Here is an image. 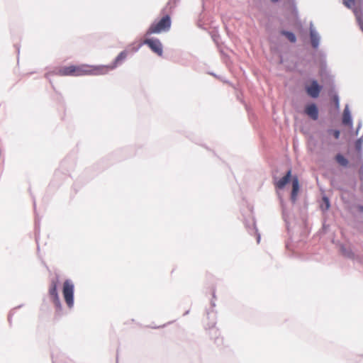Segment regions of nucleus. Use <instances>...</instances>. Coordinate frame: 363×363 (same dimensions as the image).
Segmentation results:
<instances>
[{"instance_id":"nucleus-16","label":"nucleus","mask_w":363,"mask_h":363,"mask_svg":"<svg viewBox=\"0 0 363 363\" xmlns=\"http://www.w3.org/2000/svg\"><path fill=\"white\" fill-rule=\"evenodd\" d=\"M328 133L333 135L335 139L340 138V132L338 130H329Z\"/></svg>"},{"instance_id":"nucleus-9","label":"nucleus","mask_w":363,"mask_h":363,"mask_svg":"<svg viewBox=\"0 0 363 363\" xmlns=\"http://www.w3.org/2000/svg\"><path fill=\"white\" fill-rule=\"evenodd\" d=\"M291 177V170L289 169L284 177H283L281 179H280L274 184L276 188L282 189L286 186V184L289 182Z\"/></svg>"},{"instance_id":"nucleus-5","label":"nucleus","mask_w":363,"mask_h":363,"mask_svg":"<svg viewBox=\"0 0 363 363\" xmlns=\"http://www.w3.org/2000/svg\"><path fill=\"white\" fill-rule=\"evenodd\" d=\"M144 44L148 45L150 48L159 56L163 53L162 45L158 39L149 38L144 40Z\"/></svg>"},{"instance_id":"nucleus-19","label":"nucleus","mask_w":363,"mask_h":363,"mask_svg":"<svg viewBox=\"0 0 363 363\" xmlns=\"http://www.w3.org/2000/svg\"><path fill=\"white\" fill-rule=\"evenodd\" d=\"M272 1H274V2H276V1H277L278 0H272Z\"/></svg>"},{"instance_id":"nucleus-10","label":"nucleus","mask_w":363,"mask_h":363,"mask_svg":"<svg viewBox=\"0 0 363 363\" xmlns=\"http://www.w3.org/2000/svg\"><path fill=\"white\" fill-rule=\"evenodd\" d=\"M299 191V183L298 179L296 177H294L292 179V191H291V200L295 202L296 200V197L298 195V192Z\"/></svg>"},{"instance_id":"nucleus-13","label":"nucleus","mask_w":363,"mask_h":363,"mask_svg":"<svg viewBox=\"0 0 363 363\" xmlns=\"http://www.w3.org/2000/svg\"><path fill=\"white\" fill-rule=\"evenodd\" d=\"M311 44L313 48H317L319 43V38L318 35L313 30L311 31Z\"/></svg>"},{"instance_id":"nucleus-17","label":"nucleus","mask_w":363,"mask_h":363,"mask_svg":"<svg viewBox=\"0 0 363 363\" xmlns=\"http://www.w3.org/2000/svg\"><path fill=\"white\" fill-rule=\"evenodd\" d=\"M346 6L350 8L354 4V0H347L344 2Z\"/></svg>"},{"instance_id":"nucleus-12","label":"nucleus","mask_w":363,"mask_h":363,"mask_svg":"<svg viewBox=\"0 0 363 363\" xmlns=\"http://www.w3.org/2000/svg\"><path fill=\"white\" fill-rule=\"evenodd\" d=\"M336 162L342 167H346L348 164V160L341 154H337L335 156Z\"/></svg>"},{"instance_id":"nucleus-3","label":"nucleus","mask_w":363,"mask_h":363,"mask_svg":"<svg viewBox=\"0 0 363 363\" xmlns=\"http://www.w3.org/2000/svg\"><path fill=\"white\" fill-rule=\"evenodd\" d=\"M127 56L128 52L124 50L119 53L111 64L108 65H98L100 75L106 74L110 71L116 68L118 65L122 64V62L126 59Z\"/></svg>"},{"instance_id":"nucleus-2","label":"nucleus","mask_w":363,"mask_h":363,"mask_svg":"<svg viewBox=\"0 0 363 363\" xmlns=\"http://www.w3.org/2000/svg\"><path fill=\"white\" fill-rule=\"evenodd\" d=\"M172 25V21L169 15H165L158 21L153 22L147 31V35L160 33L168 31Z\"/></svg>"},{"instance_id":"nucleus-18","label":"nucleus","mask_w":363,"mask_h":363,"mask_svg":"<svg viewBox=\"0 0 363 363\" xmlns=\"http://www.w3.org/2000/svg\"><path fill=\"white\" fill-rule=\"evenodd\" d=\"M336 105L338 106V99H336Z\"/></svg>"},{"instance_id":"nucleus-4","label":"nucleus","mask_w":363,"mask_h":363,"mask_svg":"<svg viewBox=\"0 0 363 363\" xmlns=\"http://www.w3.org/2000/svg\"><path fill=\"white\" fill-rule=\"evenodd\" d=\"M74 284L70 280H66L63 284L62 294L67 306L71 308L74 306Z\"/></svg>"},{"instance_id":"nucleus-7","label":"nucleus","mask_w":363,"mask_h":363,"mask_svg":"<svg viewBox=\"0 0 363 363\" xmlns=\"http://www.w3.org/2000/svg\"><path fill=\"white\" fill-rule=\"evenodd\" d=\"M306 90L310 96L317 98L321 91V86L316 81L313 80L309 86L306 87Z\"/></svg>"},{"instance_id":"nucleus-11","label":"nucleus","mask_w":363,"mask_h":363,"mask_svg":"<svg viewBox=\"0 0 363 363\" xmlns=\"http://www.w3.org/2000/svg\"><path fill=\"white\" fill-rule=\"evenodd\" d=\"M342 123L345 125L351 126L352 124L351 116L349 110L346 108L344 110L343 116H342Z\"/></svg>"},{"instance_id":"nucleus-14","label":"nucleus","mask_w":363,"mask_h":363,"mask_svg":"<svg viewBox=\"0 0 363 363\" xmlns=\"http://www.w3.org/2000/svg\"><path fill=\"white\" fill-rule=\"evenodd\" d=\"M283 34L287 38V39L290 42H291V43L296 42V38L295 35L293 33L289 32V31H284Z\"/></svg>"},{"instance_id":"nucleus-15","label":"nucleus","mask_w":363,"mask_h":363,"mask_svg":"<svg viewBox=\"0 0 363 363\" xmlns=\"http://www.w3.org/2000/svg\"><path fill=\"white\" fill-rule=\"evenodd\" d=\"M330 208V201L327 197L323 198V204L321 205V208L323 211L328 210Z\"/></svg>"},{"instance_id":"nucleus-1","label":"nucleus","mask_w":363,"mask_h":363,"mask_svg":"<svg viewBox=\"0 0 363 363\" xmlns=\"http://www.w3.org/2000/svg\"><path fill=\"white\" fill-rule=\"evenodd\" d=\"M55 74L61 77H82L85 75H100L98 65L86 64L69 65L56 69Z\"/></svg>"},{"instance_id":"nucleus-8","label":"nucleus","mask_w":363,"mask_h":363,"mask_svg":"<svg viewBox=\"0 0 363 363\" xmlns=\"http://www.w3.org/2000/svg\"><path fill=\"white\" fill-rule=\"evenodd\" d=\"M305 113L314 121L317 120L318 118V108L313 104H310L306 107Z\"/></svg>"},{"instance_id":"nucleus-6","label":"nucleus","mask_w":363,"mask_h":363,"mask_svg":"<svg viewBox=\"0 0 363 363\" xmlns=\"http://www.w3.org/2000/svg\"><path fill=\"white\" fill-rule=\"evenodd\" d=\"M49 294L55 306L57 308H60L61 303L57 291V283L55 281H52L50 284L49 288Z\"/></svg>"}]
</instances>
